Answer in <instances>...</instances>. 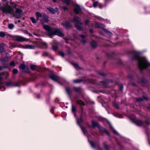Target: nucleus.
Segmentation results:
<instances>
[{"label":"nucleus","mask_w":150,"mask_h":150,"mask_svg":"<svg viewBox=\"0 0 150 150\" xmlns=\"http://www.w3.org/2000/svg\"><path fill=\"white\" fill-rule=\"evenodd\" d=\"M0 10H1L3 13L12 14L14 17L18 18L21 17L22 16L23 12L21 9L17 8L15 11H14L13 7L9 6L8 4L0 6Z\"/></svg>","instance_id":"nucleus-1"},{"label":"nucleus","mask_w":150,"mask_h":150,"mask_svg":"<svg viewBox=\"0 0 150 150\" xmlns=\"http://www.w3.org/2000/svg\"><path fill=\"white\" fill-rule=\"evenodd\" d=\"M43 28L48 32L49 36L52 38V36L55 35H57L60 37L64 36V34L61 32L59 29H54L51 28L47 25H43Z\"/></svg>","instance_id":"nucleus-2"},{"label":"nucleus","mask_w":150,"mask_h":150,"mask_svg":"<svg viewBox=\"0 0 150 150\" xmlns=\"http://www.w3.org/2000/svg\"><path fill=\"white\" fill-rule=\"evenodd\" d=\"M136 57L138 62V66L141 70L145 69L148 66H150V63L144 57Z\"/></svg>","instance_id":"nucleus-3"},{"label":"nucleus","mask_w":150,"mask_h":150,"mask_svg":"<svg viewBox=\"0 0 150 150\" xmlns=\"http://www.w3.org/2000/svg\"><path fill=\"white\" fill-rule=\"evenodd\" d=\"M80 18L79 17L75 16L72 22L75 24V26L76 28L79 30H81L83 28L81 26L82 23L80 22Z\"/></svg>","instance_id":"nucleus-4"},{"label":"nucleus","mask_w":150,"mask_h":150,"mask_svg":"<svg viewBox=\"0 0 150 150\" xmlns=\"http://www.w3.org/2000/svg\"><path fill=\"white\" fill-rule=\"evenodd\" d=\"M133 117H131L130 119L132 120V122L135 123L137 126H141L142 125L144 122L141 120H136L135 119V116H133Z\"/></svg>","instance_id":"nucleus-5"},{"label":"nucleus","mask_w":150,"mask_h":150,"mask_svg":"<svg viewBox=\"0 0 150 150\" xmlns=\"http://www.w3.org/2000/svg\"><path fill=\"white\" fill-rule=\"evenodd\" d=\"M13 40L18 42H23L26 40L25 38L20 36H14L13 38Z\"/></svg>","instance_id":"nucleus-6"},{"label":"nucleus","mask_w":150,"mask_h":150,"mask_svg":"<svg viewBox=\"0 0 150 150\" xmlns=\"http://www.w3.org/2000/svg\"><path fill=\"white\" fill-rule=\"evenodd\" d=\"M50 78L52 80L56 81H62V79L61 77L54 75H50Z\"/></svg>","instance_id":"nucleus-7"},{"label":"nucleus","mask_w":150,"mask_h":150,"mask_svg":"<svg viewBox=\"0 0 150 150\" xmlns=\"http://www.w3.org/2000/svg\"><path fill=\"white\" fill-rule=\"evenodd\" d=\"M19 67L22 70V71H24L26 72H28L29 71L28 68L27 67H25V64H21Z\"/></svg>","instance_id":"nucleus-8"},{"label":"nucleus","mask_w":150,"mask_h":150,"mask_svg":"<svg viewBox=\"0 0 150 150\" xmlns=\"http://www.w3.org/2000/svg\"><path fill=\"white\" fill-rule=\"evenodd\" d=\"M74 10L75 13L76 14H78L81 11V9L79 5L76 4L74 6Z\"/></svg>","instance_id":"nucleus-9"},{"label":"nucleus","mask_w":150,"mask_h":150,"mask_svg":"<svg viewBox=\"0 0 150 150\" xmlns=\"http://www.w3.org/2000/svg\"><path fill=\"white\" fill-rule=\"evenodd\" d=\"M62 25L67 28H70L71 27V25L69 22L66 21L64 23H62Z\"/></svg>","instance_id":"nucleus-10"},{"label":"nucleus","mask_w":150,"mask_h":150,"mask_svg":"<svg viewBox=\"0 0 150 150\" xmlns=\"http://www.w3.org/2000/svg\"><path fill=\"white\" fill-rule=\"evenodd\" d=\"M38 46L41 48H45L47 47L46 43L42 42H39Z\"/></svg>","instance_id":"nucleus-11"},{"label":"nucleus","mask_w":150,"mask_h":150,"mask_svg":"<svg viewBox=\"0 0 150 150\" xmlns=\"http://www.w3.org/2000/svg\"><path fill=\"white\" fill-rule=\"evenodd\" d=\"M5 85L8 87L13 86H18V85H15L14 83L11 81L6 83H5Z\"/></svg>","instance_id":"nucleus-12"},{"label":"nucleus","mask_w":150,"mask_h":150,"mask_svg":"<svg viewBox=\"0 0 150 150\" xmlns=\"http://www.w3.org/2000/svg\"><path fill=\"white\" fill-rule=\"evenodd\" d=\"M47 9L51 13L54 14L55 13L56 11L53 8L51 7H48Z\"/></svg>","instance_id":"nucleus-13"},{"label":"nucleus","mask_w":150,"mask_h":150,"mask_svg":"<svg viewBox=\"0 0 150 150\" xmlns=\"http://www.w3.org/2000/svg\"><path fill=\"white\" fill-rule=\"evenodd\" d=\"M42 18L44 21L46 22H47L48 21V17L45 14H43L42 16Z\"/></svg>","instance_id":"nucleus-14"},{"label":"nucleus","mask_w":150,"mask_h":150,"mask_svg":"<svg viewBox=\"0 0 150 150\" xmlns=\"http://www.w3.org/2000/svg\"><path fill=\"white\" fill-rule=\"evenodd\" d=\"M91 45L92 47L96 48L97 46V44L96 42L92 41L91 42Z\"/></svg>","instance_id":"nucleus-15"},{"label":"nucleus","mask_w":150,"mask_h":150,"mask_svg":"<svg viewBox=\"0 0 150 150\" xmlns=\"http://www.w3.org/2000/svg\"><path fill=\"white\" fill-rule=\"evenodd\" d=\"M8 57H4L1 60V62L3 64H5L6 61H8Z\"/></svg>","instance_id":"nucleus-16"},{"label":"nucleus","mask_w":150,"mask_h":150,"mask_svg":"<svg viewBox=\"0 0 150 150\" xmlns=\"http://www.w3.org/2000/svg\"><path fill=\"white\" fill-rule=\"evenodd\" d=\"M2 45H4V44L2 43L0 45V53H2L4 52H5V49L3 48V47L2 46Z\"/></svg>","instance_id":"nucleus-17"},{"label":"nucleus","mask_w":150,"mask_h":150,"mask_svg":"<svg viewBox=\"0 0 150 150\" xmlns=\"http://www.w3.org/2000/svg\"><path fill=\"white\" fill-rule=\"evenodd\" d=\"M25 47L26 48L28 49H34L35 48L34 46L31 45H26Z\"/></svg>","instance_id":"nucleus-18"},{"label":"nucleus","mask_w":150,"mask_h":150,"mask_svg":"<svg viewBox=\"0 0 150 150\" xmlns=\"http://www.w3.org/2000/svg\"><path fill=\"white\" fill-rule=\"evenodd\" d=\"M66 89L67 93L69 95L70 93L72 91V90L69 87L66 88Z\"/></svg>","instance_id":"nucleus-19"},{"label":"nucleus","mask_w":150,"mask_h":150,"mask_svg":"<svg viewBox=\"0 0 150 150\" xmlns=\"http://www.w3.org/2000/svg\"><path fill=\"white\" fill-rule=\"evenodd\" d=\"M92 127H94L98 126V123L95 121H92Z\"/></svg>","instance_id":"nucleus-20"},{"label":"nucleus","mask_w":150,"mask_h":150,"mask_svg":"<svg viewBox=\"0 0 150 150\" xmlns=\"http://www.w3.org/2000/svg\"><path fill=\"white\" fill-rule=\"evenodd\" d=\"M30 19L33 23L35 24L36 23V20L33 17H32L30 18Z\"/></svg>","instance_id":"nucleus-21"},{"label":"nucleus","mask_w":150,"mask_h":150,"mask_svg":"<svg viewBox=\"0 0 150 150\" xmlns=\"http://www.w3.org/2000/svg\"><path fill=\"white\" fill-rule=\"evenodd\" d=\"M71 0H62V1L65 3L67 5L69 4Z\"/></svg>","instance_id":"nucleus-22"},{"label":"nucleus","mask_w":150,"mask_h":150,"mask_svg":"<svg viewBox=\"0 0 150 150\" xmlns=\"http://www.w3.org/2000/svg\"><path fill=\"white\" fill-rule=\"evenodd\" d=\"M76 111V109L75 107L74 106L72 105V111L73 113H74V115L75 117H76V114L75 113Z\"/></svg>","instance_id":"nucleus-23"},{"label":"nucleus","mask_w":150,"mask_h":150,"mask_svg":"<svg viewBox=\"0 0 150 150\" xmlns=\"http://www.w3.org/2000/svg\"><path fill=\"white\" fill-rule=\"evenodd\" d=\"M14 27V25L12 23L9 24L8 25V28L10 29H13Z\"/></svg>","instance_id":"nucleus-24"},{"label":"nucleus","mask_w":150,"mask_h":150,"mask_svg":"<svg viewBox=\"0 0 150 150\" xmlns=\"http://www.w3.org/2000/svg\"><path fill=\"white\" fill-rule=\"evenodd\" d=\"M37 67V66L33 64H31L30 65L31 68V69L33 70H35L36 68Z\"/></svg>","instance_id":"nucleus-25"},{"label":"nucleus","mask_w":150,"mask_h":150,"mask_svg":"<svg viewBox=\"0 0 150 150\" xmlns=\"http://www.w3.org/2000/svg\"><path fill=\"white\" fill-rule=\"evenodd\" d=\"M36 15L37 18H40L41 17H42V14L39 12H36Z\"/></svg>","instance_id":"nucleus-26"},{"label":"nucleus","mask_w":150,"mask_h":150,"mask_svg":"<svg viewBox=\"0 0 150 150\" xmlns=\"http://www.w3.org/2000/svg\"><path fill=\"white\" fill-rule=\"evenodd\" d=\"M72 64L76 69H79L78 65L77 64L75 63H73Z\"/></svg>","instance_id":"nucleus-27"},{"label":"nucleus","mask_w":150,"mask_h":150,"mask_svg":"<svg viewBox=\"0 0 150 150\" xmlns=\"http://www.w3.org/2000/svg\"><path fill=\"white\" fill-rule=\"evenodd\" d=\"M80 127H81L82 130L84 134H86L87 133L86 129L85 127H81V126H80Z\"/></svg>","instance_id":"nucleus-28"},{"label":"nucleus","mask_w":150,"mask_h":150,"mask_svg":"<svg viewBox=\"0 0 150 150\" xmlns=\"http://www.w3.org/2000/svg\"><path fill=\"white\" fill-rule=\"evenodd\" d=\"M52 48L53 50L56 51L58 49V45H52Z\"/></svg>","instance_id":"nucleus-29"},{"label":"nucleus","mask_w":150,"mask_h":150,"mask_svg":"<svg viewBox=\"0 0 150 150\" xmlns=\"http://www.w3.org/2000/svg\"><path fill=\"white\" fill-rule=\"evenodd\" d=\"M77 103L78 104L80 105H84L85 104L81 100H79L77 101Z\"/></svg>","instance_id":"nucleus-30"},{"label":"nucleus","mask_w":150,"mask_h":150,"mask_svg":"<svg viewBox=\"0 0 150 150\" xmlns=\"http://www.w3.org/2000/svg\"><path fill=\"white\" fill-rule=\"evenodd\" d=\"M58 52L59 55L61 56H64L65 55L64 53L62 51H60Z\"/></svg>","instance_id":"nucleus-31"},{"label":"nucleus","mask_w":150,"mask_h":150,"mask_svg":"<svg viewBox=\"0 0 150 150\" xmlns=\"http://www.w3.org/2000/svg\"><path fill=\"white\" fill-rule=\"evenodd\" d=\"M82 122L83 120L81 117L79 119H78L77 120V122L79 125L80 123Z\"/></svg>","instance_id":"nucleus-32"},{"label":"nucleus","mask_w":150,"mask_h":150,"mask_svg":"<svg viewBox=\"0 0 150 150\" xmlns=\"http://www.w3.org/2000/svg\"><path fill=\"white\" fill-rule=\"evenodd\" d=\"M5 36V33L3 32H0V37L3 38Z\"/></svg>","instance_id":"nucleus-33"},{"label":"nucleus","mask_w":150,"mask_h":150,"mask_svg":"<svg viewBox=\"0 0 150 150\" xmlns=\"http://www.w3.org/2000/svg\"><path fill=\"white\" fill-rule=\"evenodd\" d=\"M98 2L96 1V2H94L93 4V6L94 7L96 8L97 6L98 5Z\"/></svg>","instance_id":"nucleus-34"},{"label":"nucleus","mask_w":150,"mask_h":150,"mask_svg":"<svg viewBox=\"0 0 150 150\" xmlns=\"http://www.w3.org/2000/svg\"><path fill=\"white\" fill-rule=\"evenodd\" d=\"M43 55L44 56H46L50 55V54L47 52H44L43 54Z\"/></svg>","instance_id":"nucleus-35"},{"label":"nucleus","mask_w":150,"mask_h":150,"mask_svg":"<svg viewBox=\"0 0 150 150\" xmlns=\"http://www.w3.org/2000/svg\"><path fill=\"white\" fill-rule=\"evenodd\" d=\"M81 80L77 79L74 80L73 82L75 83H79L81 82Z\"/></svg>","instance_id":"nucleus-36"},{"label":"nucleus","mask_w":150,"mask_h":150,"mask_svg":"<svg viewBox=\"0 0 150 150\" xmlns=\"http://www.w3.org/2000/svg\"><path fill=\"white\" fill-rule=\"evenodd\" d=\"M133 52L134 53H135L136 54V55L134 56H137V55H139L140 53V52L135 51H134Z\"/></svg>","instance_id":"nucleus-37"},{"label":"nucleus","mask_w":150,"mask_h":150,"mask_svg":"<svg viewBox=\"0 0 150 150\" xmlns=\"http://www.w3.org/2000/svg\"><path fill=\"white\" fill-rule=\"evenodd\" d=\"M89 142L93 148L95 147V144L92 142H90L89 141Z\"/></svg>","instance_id":"nucleus-38"},{"label":"nucleus","mask_w":150,"mask_h":150,"mask_svg":"<svg viewBox=\"0 0 150 150\" xmlns=\"http://www.w3.org/2000/svg\"><path fill=\"white\" fill-rule=\"evenodd\" d=\"M96 25H97V27L99 28H101L103 27V25L102 24L98 23H97L96 24Z\"/></svg>","instance_id":"nucleus-39"},{"label":"nucleus","mask_w":150,"mask_h":150,"mask_svg":"<svg viewBox=\"0 0 150 150\" xmlns=\"http://www.w3.org/2000/svg\"><path fill=\"white\" fill-rule=\"evenodd\" d=\"M18 71L16 69H14L13 71V74H16L18 73Z\"/></svg>","instance_id":"nucleus-40"},{"label":"nucleus","mask_w":150,"mask_h":150,"mask_svg":"<svg viewBox=\"0 0 150 150\" xmlns=\"http://www.w3.org/2000/svg\"><path fill=\"white\" fill-rule=\"evenodd\" d=\"M74 89L76 92H79L80 90V88H79L74 87Z\"/></svg>","instance_id":"nucleus-41"},{"label":"nucleus","mask_w":150,"mask_h":150,"mask_svg":"<svg viewBox=\"0 0 150 150\" xmlns=\"http://www.w3.org/2000/svg\"><path fill=\"white\" fill-rule=\"evenodd\" d=\"M10 65L11 66H15V64L14 62L13 61L11 62L10 64Z\"/></svg>","instance_id":"nucleus-42"},{"label":"nucleus","mask_w":150,"mask_h":150,"mask_svg":"<svg viewBox=\"0 0 150 150\" xmlns=\"http://www.w3.org/2000/svg\"><path fill=\"white\" fill-rule=\"evenodd\" d=\"M3 74H0V84L1 83V80L3 78Z\"/></svg>","instance_id":"nucleus-43"},{"label":"nucleus","mask_w":150,"mask_h":150,"mask_svg":"<svg viewBox=\"0 0 150 150\" xmlns=\"http://www.w3.org/2000/svg\"><path fill=\"white\" fill-rule=\"evenodd\" d=\"M115 52H111V53L109 54L108 55L109 56H112V55H115V54H114Z\"/></svg>","instance_id":"nucleus-44"},{"label":"nucleus","mask_w":150,"mask_h":150,"mask_svg":"<svg viewBox=\"0 0 150 150\" xmlns=\"http://www.w3.org/2000/svg\"><path fill=\"white\" fill-rule=\"evenodd\" d=\"M62 8L65 11L67 10V8L66 6H63Z\"/></svg>","instance_id":"nucleus-45"},{"label":"nucleus","mask_w":150,"mask_h":150,"mask_svg":"<svg viewBox=\"0 0 150 150\" xmlns=\"http://www.w3.org/2000/svg\"><path fill=\"white\" fill-rule=\"evenodd\" d=\"M113 132L114 134H118V133L117 132L116 130L114 129L113 130Z\"/></svg>","instance_id":"nucleus-46"},{"label":"nucleus","mask_w":150,"mask_h":150,"mask_svg":"<svg viewBox=\"0 0 150 150\" xmlns=\"http://www.w3.org/2000/svg\"><path fill=\"white\" fill-rule=\"evenodd\" d=\"M16 47V45H11L9 47L11 49H12L13 48H14Z\"/></svg>","instance_id":"nucleus-47"},{"label":"nucleus","mask_w":150,"mask_h":150,"mask_svg":"<svg viewBox=\"0 0 150 150\" xmlns=\"http://www.w3.org/2000/svg\"><path fill=\"white\" fill-rule=\"evenodd\" d=\"M79 35L81 37V38L82 39H84L86 37L85 35Z\"/></svg>","instance_id":"nucleus-48"},{"label":"nucleus","mask_w":150,"mask_h":150,"mask_svg":"<svg viewBox=\"0 0 150 150\" xmlns=\"http://www.w3.org/2000/svg\"><path fill=\"white\" fill-rule=\"evenodd\" d=\"M54 108L52 107L50 110V112L52 113H53Z\"/></svg>","instance_id":"nucleus-49"},{"label":"nucleus","mask_w":150,"mask_h":150,"mask_svg":"<svg viewBox=\"0 0 150 150\" xmlns=\"http://www.w3.org/2000/svg\"><path fill=\"white\" fill-rule=\"evenodd\" d=\"M106 32L107 33H108L110 34V35H112V33L111 32H110L108 31H107V30L106 31Z\"/></svg>","instance_id":"nucleus-50"},{"label":"nucleus","mask_w":150,"mask_h":150,"mask_svg":"<svg viewBox=\"0 0 150 150\" xmlns=\"http://www.w3.org/2000/svg\"><path fill=\"white\" fill-rule=\"evenodd\" d=\"M142 99L141 98H139L138 99H137V100L138 101H142Z\"/></svg>","instance_id":"nucleus-51"},{"label":"nucleus","mask_w":150,"mask_h":150,"mask_svg":"<svg viewBox=\"0 0 150 150\" xmlns=\"http://www.w3.org/2000/svg\"><path fill=\"white\" fill-rule=\"evenodd\" d=\"M99 74L101 76H103L105 75L104 74L102 73H99Z\"/></svg>","instance_id":"nucleus-52"},{"label":"nucleus","mask_w":150,"mask_h":150,"mask_svg":"<svg viewBox=\"0 0 150 150\" xmlns=\"http://www.w3.org/2000/svg\"><path fill=\"white\" fill-rule=\"evenodd\" d=\"M24 32L26 34H29V33H28V31L26 30H25L24 31Z\"/></svg>","instance_id":"nucleus-53"},{"label":"nucleus","mask_w":150,"mask_h":150,"mask_svg":"<svg viewBox=\"0 0 150 150\" xmlns=\"http://www.w3.org/2000/svg\"><path fill=\"white\" fill-rule=\"evenodd\" d=\"M146 124L147 125H149L150 124V123L148 121H146Z\"/></svg>","instance_id":"nucleus-54"},{"label":"nucleus","mask_w":150,"mask_h":150,"mask_svg":"<svg viewBox=\"0 0 150 150\" xmlns=\"http://www.w3.org/2000/svg\"><path fill=\"white\" fill-rule=\"evenodd\" d=\"M104 131H105V132L107 134H108V135H109V132H108V131L106 129H104Z\"/></svg>","instance_id":"nucleus-55"},{"label":"nucleus","mask_w":150,"mask_h":150,"mask_svg":"<svg viewBox=\"0 0 150 150\" xmlns=\"http://www.w3.org/2000/svg\"><path fill=\"white\" fill-rule=\"evenodd\" d=\"M89 22V21L88 20H86V22H85V24L86 25H87L88 24V23Z\"/></svg>","instance_id":"nucleus-56"},{"label":"nucleus","mask_w":150,"mask_h":150,"mask_svg":"<svg viewBox=\"0 0 150 150\" xmlns=\"http://www.w3.org/2000/svg\"><path fill=\"white\" fill-rule=\"evenodd\" d=\"M148 140L149 144H150V139H149L148 136Z\"/></svg>","instance_id":"nucleus-57"},{"label":"nucleus","mask_w":150,"mask_h":150,"mask_svg":"<svg viewBox=\"0 0 150 150\" xmlns=\"http://www.w3.org/2000/svg\"><path fill=\"white\" fill-rule=\"evenodd\" d=\"M82 42L83 43H84L86 42V40H82Z\"/></svg>","instance_id":"nucleus-58"},{"label":"nucleus","mask_w":150,"mask_h":150,"mask_svg":"<svg viewBox=\"0 0 150 150\" xmlns=\"http://www.w3.org/2000/svg\"><path fill=\"white\" fill-rule=\"evenodd\" d=\"M105 147L106 149L107 150H108V146L107 145H105Z\"/></svg>","instance_id":"nucleus-59"},{"label":"nucleus","mask_w":150,"mask_h":150,"mask_svg":"<svg viewBox=\"0 0 150 150\" xmlns=\"http://www.w3.org/2000/svg\"><path fill=\"white\" fill-rule=\"evenodd\" d=\"M33 34L36 35V36H38V34H37L35 33H33Z\"/></svg>","instance_id":"nucleus-60"},{"label":"nucleus","mask_w":150,"mask_h":150,"mask_svg":"<svg viewBox=\"0 0 150 150\" xmlns=\"http://www.w3.org/2000/svg\"><path fill=\"white\" fill-rule=\"evenodd\" d=\"M39 53V52H38V51H37V52H35V53L36 54H37L38 53Z\"/></svg>","instance_id":"nucleus-61"},{"label":"nucleus","mask_w":150,"mask_h":150,"mask_svg":"<svg viewBox=\"0 0 150 150\" xmlns=\"http://www.w3.org/2000/svg\"><path fill=\"white\" fill-rule=\"evenodd\" d=\"M108 0H105V2L106 3H107L108 2Z\"/></svg>","instance_id":"nucleus-62"},{"label":"nucleus","mask_w":150,"mask_h":150,"mask_svg":"<svg viewBox=\"0 0 150 150\" xmlns=\"http://www.w3.org/2000/svg\"><path fill=\"white\" fill-rule=\"evenodd\" d=\"M90 31L91 32V33H92L93 32V30L92 29H90Z\"/></svg>","instance_id":"nucleus-63"},{"label":"nucleus","mask_w":150,"mask_h":150,"mask_svg":"<svg viewBox=\"0 0 150 150\" xmlns=\"http://www.w3.org/2000/svg\"><path fill=\"white\" fill-rule=\"evenodd\" d=\"M42 21H43V20H42V19L40 21V22L42 23H43Z\"/></svg>","instance_id":"nucleus-64"}]
</instances>
